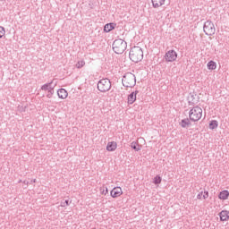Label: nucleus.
<instances>
[{
	"label": "nucleus",
	"instance_id": "f257e3e1",
	"mask_svg": "<svg viewBox=\"0 0 229 229\" xmlns=\"http://www.w3.org/2000/svg\"><path fill=\"white\" fill-rule=\"evenodd\" d=\"M130 60L135 64L141 62L144 58V52L140 47H132L129 52Z\"/></svg>",
	"mask_w": 229,
	"mask_h": 229
},
{
	"label": "nucleus",
	"instance_id": "f03ea898",
	"mask_svg": "<svg viewBox=\"0 0 229 229\" xmlns=\"http://www.w3.org/2000/svg\"><path fill=\"white\" fill-rule=\"evenodd\" d=\"M57 86V81L55 79H52L50 82H46V84H42L40 87V90L47 92L46 97L47 98H52L55 94V89Z\"/></svg>",
	"mask_w": 229,
	"mask_h": 229
},
{
	"label": "nucleus",
	"instance_id": "7ed1b4c3",
	"mask_svg": "<svg viewBox=\"0 0 229 229\" xmlns=\"http://www.w3.org/2000/svg\"><path fill=\"white\" fill-rule=\"evenodd\" d=\"M123 86L132 89L136 86L137 79L134 73H125L122 79Z\"/></svg>",
	"mask_w": 229,
	"mask_h": 229
},
{
	"label": "nucleus",
	"instance_id": "20e7f679",
	"mask_svg": "<svg viewBox=\"0 0 229 229\" xmlns=\"http://www.w3.org/2000/svg\"><path fill=\"white\" fill-rule=\"evenodd\" d=\"M203 116V109L199 106L191 107L189 112V118L191 122H199Z\"/></svg>",
	"mask_w": 229,
	"mask_h": 229
},
{
	"label": "nucleus",
	"instance_id": "39448f33",
	"mask_svg": "<svg viewBox=\"0 0 229 229\" xmlns=\"http://www.w3.org/2000/svg\"><path fill=\"white\" fill-rule=\"evenodd\" d=\"M127 49V43L124 39H114L113 43V51L115 54L122 55Z\"/></svg>",
	"mask_w": 229,
	"mask_h": 229
},
{
	"label": "nucleus",
	"instance_id": "423d86ee",
	"mask_svg": "<svg viewBox=\"0 0 229 229\" xmlns=\"http://www.w3.org/2000/svg\"><path fill=\"white\" fill-rule=\"evenodd\" d=\"M98 90L101 93H106L112 89V82L109 79H100L98 82Z\"/></svg>",
	"mask_w": 229,
	"mask_h": 229
},
{
	"label": "nucleus",
	"instance_id": "0eeeda50",
	"mask_svg": "<svg viewBox=\"0 0 229 229\" xmlns=\"http://www.w3.org/2000/svg\"><path fill=\"white\" fill-rule=\"evenodd\" d=\"M204 33L207 36H213L216 34V29L212 21H206L203 26Z\"/></svg>",
	"mask_w": 229,
	"mask_h": 229
},
{
	"label": "nucleus",
	"instance_id": "6e6552de",
	"mask_svg": "<svg viewBox=\"0 0 229 229\" xmlns=\"http://www.w3.org/2000/svg\"><path fill=\"white\" fill-rule=\"evenodd\" d=\"M164 58L167 63H174L177 60L178 54L175 50H168L165 52Z\"/></svg>",
	"mask_w": 229,
	"mask_h": 229
},
{
	"label": "nucleus",
	"instance_id": "1a4fd4ad",
	"mask_svg": "<svg viewBox=\"0 0 229 229\" xmlns=\"http://www.w3.org/2000/svg\"><path fill=\"white\" fill-rule=\"evenodd\" d=\"M138 94H139V91L138 89H136V91H132L131 93H130V95H128L127 97L128 105H132L136 102Z\"/></svg>",
	"mask_w": 229,
	"mask_h": 229
},
{
	"label": "nucleus",
	"instance_id": "9d476101",
	"mask_svg": "<svg viewBox=\"0 0 229 229\" xmlns=\"http://www.w3.org/2000/svg\"><path fill=\"white\" fill-rule=\"evenodd\" d=\"M123 194V189L121 187H114L111 191L110 195L112 198L115 199Z\"/></svg>",
	"mask_w": 229,
	"mask_h": 229
},
{
	"label": "nucleus",
	"instance_id": "9b49d317",
	"mask_svg": "<svg viewBox=\"0 0 229 229\" xmlns=\"http://www.w3.org/2000/svg\"><path fill=\"white\" fill-rule=\"evenodd\" d=\"M57 97L61 99H66L68 98V91L64 88L57 89Z\"/></svg>",
	"mask_w": 229,
	"mask_h": 229
},
{
	"label": "nucleus",
	"instance_id": "f8f14e48",
	"mask_svg": "<svg viewBox=\"0 0 229 229\" xmlns=\"http://www.w3.org/2000/svg\"><path fill=\"white\" fill-rule=\"evenodd\" d=\"M166 0H151L152 6L155 9H158L165 5Z\"/></svg>",
	"mask_w": 229,
	"mask_h": 229
},
{
	"label": "nucleus",
	"instance_id": "ddd939ff",
	"mask_svg": "<svg viewBox=\"0 0 229 229\" xmlns=\"http://www.w3.org/2000/svg\"><path fill=\"white\" fill-rule=\"evenodd\" d=\"M116 27V23L114 22H110V23H106L104 26V31L106 33H109L110 31H112L113 30H114Z\"/></svg>",
	"mask_w": 229,
	"mask_h": 229
},
{
	"label": "nucleus",
	"instance_id": "4468645a",
	"mask_svg": "<svg viewBox=\"0 0 229 229\" xmlns=\"http://www.w3.org/2000/svg\"><path fill=\"white\" fill-rule=\"evenodd\" d=\"M117 148V143L115 141L108 142L106 145V150L108 152H114Z\"/></svg>",
	"mask_w": 229,
	"mask_h": 229
},
{
	"label": "nucleus",
	"instance_id": "2eb2a0df",
	"mask_svg": "<svg viewBox=\"0 0 229 229\" xmlns=\"http://www.w3.org/2000/svg\"><path fill=\"white\" fill-rule=\"evenodd\" d=\"M219 216H220V220L221 221H228L229 219V211L227 210H223L220 212L219 214Z\"/></svg>",
	"mask_w": 229,
	"mask_h": 229
},
{
	"label": "nucleus",
	"instance_id": "dca6fc26",
	"mask_svg": "<svg viewBox=\"0 0 229 229\" xmlns=\"http://www.w3.org/2000/svg\"><path fill=\"white\" fill-rule=\"evenodd\" d=\"M209 198V192L205 191H201L197 195V199H207Z\"/></svg>",
	"mask_w": 229,
	"mask_h": 229
},
{
	"label": "nucleus",
	"instance_id": "f3484780",
	"mask_svg": "<svg viewBox=\"0 0 229 229\" xmlns=\"http://www.w3.org/2000/svg\"><path fill=\"white\" fill-rule=\"evenodd\" d=\"M229 197V191H222L219 195H218V199H222V200H226L228 199Z\"/></svg>",
	"mask_w": 229,
	"mask_h": 229
},
{
	"label": "nucleus",
	"instance_id": "a211bd4d",
	"mask_svg": "<svg viewBox=\"0 0 229 229\" xmlns=\"http://www.w3.org/2000/svg\"><path fill=\"white\" fill-rule=\"evenodd\" d=\"M207 67L209 71H215L217 68V64L216 61H209L207 64Z\"/></svg>",
	"mask_w": 229,
	"mask_h": 229
},
{
	"label": "nucleus",
	"instance_id": "6ab92c4d",
	"mask_svg": "<svg viewBox=\"0 0 229 229\" xmlns=\"http://www.w3.org/2000/svg\"><path fill=\"white\" fill-rule=\"evenodd\" d=\"M131 148L135 150L136 152H139L141 150V146L139 144L138 141H133L131 143Z\"/></svg>",
	"mask_w": 229,
	"mask_h": 229
},
{
	"label": "nucleus",
	"instance_id": "aec40b11",
	"mask_svg": "<svg viewBox=\"0 0 229 229\" xmlns=\"http://www.w3.org/2000/svg\"><path fill=\"white\" fill-rule=\"evenodd\" d=\"M191 123V121L189 119H184L181 122V127L182 128H187L188 126H190Z\"/></svg>",
	"mask_w": 229,
	"mask_h": 229
},
{
	"label": "nucleus",
	"instance_id": "412c9836",
	"mask_svg": "<svg viewBox=\"0 0 229 229\" xmlns=\"http://www.w3.org/2000/svg\"><path fill=\"white\" fill-rule=\"evenodd\" d=\"M85 65H86V61L81 60V61H78V62L76 63L75 67H76L77 69H81V68H83Z\"/></svg>",
	"mask_w": 229,
	"mask_h": 229
},
{
	"label": "nucleus",
	"instance_id": "4be33fe9",
	"mask_svg": "<svg viewBox=\"0 0 229 229\" xmlns=\"http://www.w3.org/2000/svg\"><path fill=\"white\" fill-rule=\"evenodd\" d=\"M99 191L102 195H105V196H106L109 192L108 188L106 187L105 185L99 188Z\"/></svg>",
	"mask_w": 229,
	"mask_h": 229
},
{
	"label": "nucleus",
	"instance_id": "5701e85b",
	"mask_svg": "<svg viewBox=\"0 0 229 229\" xmlns=\"http://www.w3.org/2000/svg\"><path fill=\"white\" fill-rule=\"evenodd\" d=\"M218 127V122L217 121H212L209 123V129L210 130H215Z\"/></svg>",
	"mask_w": 229,
	"mask_h": 229
},
{
	"label": "nucleus",
	"instance_id": "b1692460",
	"mask_svg": "<svg viewBox=\"0 0 229 229\" xmlns=\"http://www.w3.org/2000/svg\"><path fill=\"white\" fill-rule=\"evenodd\" d=\"M162 182V178L159 175H157L154 179H153V183L156 185L161 184Z\"/></svg>",
	"mask_w": 229,
	"mask_h": 229
},
{
	"label": "nucleus",
	"instance_id": "393cba45",
	"mask_svg": "<svg viewBox=\"0 0 229 229\" xmlns=\"http://www.w3.org/2000/svg\"><path fill=\"white\" fill-rule=\"evenodd\" d=\"M5 36V28L4 26H0V39Z\"/></svg>",
	"mask_w": 229,
	"mask_h": 229
},
{
	"label": "nucleus",
	"instance_id": "a878e982",
	"mask_svg": "<svg viewBox=\"0 0 229 229\" xmlns=\"http://www.w3.org/2000/svg\"><path fill=\"white\" fill-rule=\"evenodd\" d=\"M70 206L69 200H65L64 202H61L60 207L66 208Z\"/></svg>",
	"mask_w": 229,
	"mask_h": 229
},
{
	"label": "nucleus",
	"instance_id": "bb28decb",
	"mask_svg": "<svg viewBox=\"0 0 229 229\" xmlns=\"http://www.w3.org/2000/svg\"><path fill=\"white\" fill-rule=\"evenodd\" d=\"M22 183H24L26 185V187H28L29 184H30V182L29 181H23Z\"/></svg>",
	"mask_w": 229,
	"mask_h": 229
},
{
	"label": "nucleus",
	"instance_id": "cd10ccee",
	"mask_svg": "<svg viewBox=\"0 0 229 229\" xmlns=\"http://www.w3.org/2000/svg\"><path fill=\"white\" fill-rule=\"evenodd\" d=\"M31 182L36 183V182H37V180L34 179V180L31 181Z\"/></svg>",
	"mask_w": 229,
	"mask_h": 229
},
{
	"label": "nucleus",
	"instance_id": "c85d7f7f",
	"mask_svg": "<svg viewBox=\"0 0 229 229\" xmlns=\"http://www.w3.org/2000/svg\"><path fill=\"white\" fill-rule=\"evenodd\" d=\"M22 181L21 180H20L19 182H18V183H21Z\"/></svg>",
	"mask_w": 229,
	"mask_h": 229
},
{
	"label": "nucleus",
	"instance_id": "c756f323",
	"mask_svg": "<svg viewBox=\"0 0 229 229\" xmlns=\"http://www.w3.org/2000/svg\"><path fill=\"white\" fill-rule=\"evenodd\" d=\"M92 229H97V228H92Z\"/></svg>",
	"mask_w": 229,
	"mask_h": 229
}]
</instances>
